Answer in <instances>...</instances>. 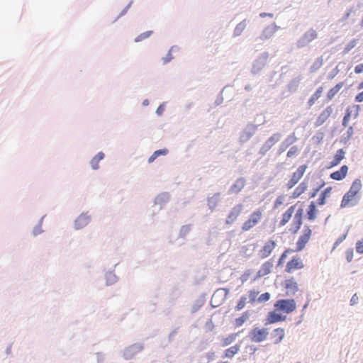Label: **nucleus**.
Here are the masks:
<instances>
[{
  "mask_svg": "<svg viewBox=\"0 0 363 363\" xmlns=\"http://www.w3.org/2000/svg\"><path fill=\"white\" fill-rule=\"evenodd\" d=\"M338 72H339V69H337V67H335L329 73V74L328 76V79H333L338 74Z\"/></svg>",
  "mask_w": 363,
  "mask_h": 363,
  "instance_id": "obj_56",
  "label": "nucleus"
},
{
  "mask_svg": "<svg viewBox=\"0 0 363 363\" xmlns=\"http://www.w3.org/2000/svg\"><path fill=\"white\" fill-rule=\"evenodd\" d=\"M272 267H273V261L272 259H269V260L265 262L264 264H262V267L257 272L255 279H258V278H261V277L269 274L272 271Z\"/></svg>",
  "mask_w": 363,
  "mask_h": 363,
  "instance_id": "obj_15",
  "label": "nucleus"
},
{
  "mask_svg": "<svg viewBox=\"0 0 363 363\" xmlns=\"http://www.w3.org/2000/svg\"><path fill=\"white\" fill-rule=\"evenodd\" d=\"M271 335L272 337H276L274 344H276V345L279 344V342H281V340L284 337V335H285L284 329L281 328H276L272 331Z\"/></svg>",
  "mask_w": 363,
  "mask_h": 363,
  "instance_id": "obj_20",
  "label": "nucleus"
},
{
  "mask_svg": "<svg viewBox=\"0 0 363 363\" xmlns=\"http://www.w3.org/2000/svg\"><path fill=\"white\" fill-rule=\"evenodd\" d=\"M281 134L279 133H274L269 137L265 143L262 145L259 150V155L264 156L267 152L281 138Z\"/></svg>",
  "mask_w": 363,
  "mask_h": 363,
  "instance_id": "obj_6",
  "label": "nucleus"
},
{
  "mask_svg": "<svg viewBox=\"0 0 363 363\" xmlns=\"http://www.w3.org/2000/svg\"><path fill=\"white\" fill-rule=\"evenodd\" d=\"M353 133H354L353 128L352 126H350L347 128V132L342 135L341 139H340V143L344 145H346L348 143V141L350 140Z\"/></svg>",
  "mask_w": 363,
  "mask_h": 363,
  "instance_id": "obj_30",
  "label": "nucleus"
},
{
  "mask_svg": "<svg viewBox=\"0 0 363 363\" xmlns=\"http://www.w3.org/2000/svg\"><path fill=\"white\" fill-rule=\"evenodd\" d=\"M242 210V205L238 204L235 206L232 211H230V214H228V220H230L231 221L235 220L237 217L240 215Z\"/></svg>",
  "mask_w": 363,
  "mask_h": 363,
  "instance_id": "obj_27",
  "label": "nucleus"
},
{
  "mask_svg": "<svg viewBox=\"0 0 363 363\" xmlns=\"http://www.w3.org/2000/svg\"><path fill=\"white\" fill-rule=\"evenodd\" d=\"M276 311L291 313L296 308V303L293 298L279 299L274 304Z\"/></svg>",
  "mask_w": 363,
  "mask_h": 363,
  "instance_id": "obj_3",
  "label": "nucleus"
},
{
  "mask_svg": "<svg viewBox=\"0 0 363 363\" xmlns=\"http://www.w3.org/2000/svg\"><path fill=\"white\" fill-rule=\"evenodd\" d=\"M227 294V291L225 290H223V291H221V290H217L212 296V298H211V304L213 305V307H216V306H218L220 305V303L218 301V298L220 297H222V296H225Z\"/></svg>",
  "mask_w": 363,
  "mask_h": 363,
  "instance_id": "obj_23",
  "label": "nucleus"
},
{
  "mask_svg": "<svg viewBox=\"0 0 363 363\" xmlns=\"http://www.w3.org/2000/svg\"><path fill=\"white\" fill-rule=\"evenodd\" d=\"M254 226H255L254 223H252L251 220L249 218L247 220H246L243 223L242 227V230H244V231H247V230H249L250 229H251Z\"/></svg>",
  "mask_w": 363,
  "mask_h": 363,
  "instance_id": "obj_46",
  "label": "nucleus"
},
{
  "mask_svg": "<svg viewBox=\"0 0 363 363\" xmlns=\"http://www.w3.org/2000/svg\"><path fill=\"white\" fill-rule=\"evenodd\" d=\"M318 212L316 208L315 203L311 201L307 210V217L309 220H314L316 218V214Z\"/></svg>",
  "mask_w": 363,
  "mask_h": 363,
  "instance_id": "obj_21",
  "label": "nucleus"
},
{
  "mask_svg": "<svg viewBox=\"0 0 363 363\" xmlns=\"http://www.w3.org/2000/svg\"><path fill=\"white\" fill-rule=\"evenodd\" d=\"M356 251L359 254H363V238L356 242Z\"/></svg>",
  "mask_w": 363,
  "mask_h": 363,
  "instance_id": "obj_55",
  "label": "nucleus"
},
{
  "mask_svg": "<svg viewBox=\"0 0 363 363\" xmlns=\"http://www.w3.org/2000/svg\"><path fill=\"white\" fill-rule=\"evenodd\" d=\"M354 72L356 74H360L363 72V64H359L354 67Z\"/></svg>",
  "mask_w": 363,
  "mask_h": 363,
  "instance_id": "obj_58",
  "label": "nucleus"
},
{
  "mask_svg": "<svg viewBox=\"0 0 363 363\" xmlns=\"http://www.w3.org/2000/svg\"><path fill=\"white\" fill-rule=\"evenodd\" d=\"M354 251L352 248H349L346 251V259L347 262H351L353 259Z\"/></svg>",
  "mask_w": 363,
  "mask_h": 363,
  "instance_id": "obj_54",
  "label": "nucleus"
},
{
  "mask_svg": "<svg viewBox=\"0 0 363 363\" xmlns=\"http://www.w3.org/2000/svg\"><path fill=\"white\" fill-rule=\"evenodd\" d=\"M343 84H344L343 82H339L334 87L330 89L327 94L328 99L329 100H331L335 96V94L340 91V89L342 87Z\"/></svg>",
  "mask_w": 363,
  "mask_h": 363,
  "instance_id": "obj_29",
  "label": "nucleus"
},
{
  "mask_svg": "<svg viewBox=\"0 0 363 363\" xmlns=\"http://www.w3.org/2000/svg\"><path fill=\"white\" fill-rule=\"evenodd\" d=\"M245 322V320L242 318V316L235 319V325L237 327H240L242 325V324Z\"/></svg>",
  "mask_w": 363,
  "mask_h": 363,
  "instance_id": "obj_60",
  "label": "nucleus"
},
{
  "mask_svg": "<svg viewBox=\"0 0 363 363\" xmlns=\"http://www.w3.org/2000/svg\"><path fill=\"white\" fill-rule=\"evenodd\" d=\"M303 210L302 208H299L294 217L293 222L291 223V228L289 229V231L291 233H296L298 230L301 228L302 225V217H303Z\"/></svg>",
  "mask_w": 363,
  "mask_h": 363,
  "instance_id": "obj_9",
  "label": "nucleus"
},
{
  "mask_svg": "<svg viewBox=\"0 0 363 363\" xmlns=\"http://www.w3.org/2000/svg\"><path fill=\"white\" fill-rule=\"evenodd\" d=\"M301 177H300L298 174H296L295 172L293 173L291 178L288 182L286 186L289 189L293 188L301 179Z\"/></svg>",
  "mask_w": 363,
  "mask_h": 363,
  "instance_id": "obj_36",
  "label": "nucleus"
},
{
  "mask_svg": "<svg viewBox=\"0 0 363 363\" xmlns=\"http://www.w3.org/2000/svg\"><path fill=\"white\" fill-rule=\"evenodd\" d=\"M356 44H357L356 40H351L350 43H348L346 45L345 48H344L343 52L344 53L349 52L353 48L355 47Z\"/></svg>",
  "mask_w": 363,
  "mask_h": 363,
  "instance_id": "obj_45",
  "label": "nucleus"
},
{
  "mask_svg": "<svg viewBox=\"0 0 363 363\" xmlns=\"http://www.w3.org/2000/svg\"><path fill=\"white\" fill-rule=\"evenodd\" d=\"M168 152L167 149H161L156 150L153 152V154L149 157L148 162H152L157 157L161 155H166Z\"/></svg>",
  "mask_w": 363,
  "mask_h": 363,
  "instance_id": "obj_34",
  "label": "nucleus"
},
{
  "mask_svg": "<svg viewBox=\"0 0 363 363\" xmlns=\"http://www.w3.org/2000/svg\"><path fill=\"white\" fill-rule=\"evenodd\" d=\"M333 108L329 106L326 107L325 109H324L322 113L319 115V116L317 118L315 122V126L318 127L321 125H323L326 120L330 117L331 113H333Z\"/></svg>",
  "mask_w": 363,
  "mask_h": 363,
  "instance_id": "obj_12",
  "label": "nucleus"
},
{
  "mask_svg": "<svg viewBox=\"0 0 363 363\" xmlns=\"http://www.w3.org/2000/svg\"><path fill=\"white\" fill-rule=\"evenodd\" d=\"M269 55L268 52H263L257 57L252 65L251 72L252 74H258L265 67Z\"/></svg>",
  "mask_w": 363,
  "mask_h": 363,
  "instance_id": "obj_4",
  "label": "nucleus"
},
{
  "mask_svg": "<svg viewBox=\"0 0 363 363\" xmlns=\"http://www.w3.org/2000/svg\"><path fill=\"white\" fill-rule=\"evenodd\" d=\"M143 350V346L140 345H133L130 347L126 351L125 354L127 357H130L131 355L135 354Z\"/></svg>",
  "mask_w": 363,
  "mask_h": 363,
  "instance_id": "obj_33",
  "label": "nucleus"
},
{
  "mask_svg": "<svg viewBox=\"0 0 363 363\" xmlns=\"http://www.w3.org/2000/svg\"><path fill=\"white\" fill-rule=\"evenodd\" d=\"M358 302H359L358 296L357 295V294H353V296H352V298L350 299V305L351 306L356 305L357 303H358Z\"/></svg>",
  "mask_w": 363,
  "mask_h": 363,
  "instance_id": "obj_57",
  "label": "nucleus"
},
{
  "mask_svg": "<svg viewBox=\"0 0 363 363\" xmlns=\"http://www.w3.org/2000/svg\"><path fill=\"white\" fill-rule=\"evenodd\" d=\"M323 92V87H319L316 89L315 92L311 96L308 100L309 106H312L316 100H318Z\"/></svg>",
  "mask_w": 363,
  "mask_h": 363,
  "instance_id": "obj_35",
  "label": "nucleus"
},
{
  "mask_svg": "<svg viewBox=\"0 0 363 363\" xmlns=\"http://www.w3.org/2000/svg\"><path fill=\"white\" fill-rule=\"evenodd\" d=\"M286 318V316L282 315L281 313H278L275 311H270L268 313L267 318V324H272L280 321H284Z\"/></svg>",
  "mask_w": 363,
  "mask_h": 363,
  "instance_id": "obj_14",
  "label": "nucleus"
},
{
  "mask_svg": "<svg viewBox=\"0 0 363 363\" xmlns=\"http://www.w3.org/2000/svg\"><path fill=\"white\" fill-rule=\"evenodd\" d=\"M284 201V197L280 196H278L274 203V207L277 208L278 206L281 205Z\"/></svg>",
  "mask_w": 363,
  "mask_h": 363,
  "instance_id": "obj_59",
  "label": "nucleus"
},
{
  "mask_svg": "<svg viewBox=\"0 0 363 363\" xmlns=\"http://www.w3.org/2000/svg\"><path fill=\"white\" fill-rule=\"evenodd\" d=\"M104 157L103 152H99L93 159L91 160V166L94 169H97L99 167V163Z\"/></svg>",
  "mask_w": 363,
  "mask_h": 363,
  "instance_id": "obj_28",
  "label": "nucleus"
},
{
  "mask_svg": "<svg viewBox=\"0 0 363 363\" xmlns=\"http://www.w3.org/2000/svg\"><path fill=\"white\" fill-rule=\"evenodd\" d=\"M351 115H352V111H350V108L348 107L347 109H346V113H345V116L343 117V119H342V125L344 127H347V123L349 122V120L351 117Z\"/></svg>",
  "mask_w": 363,
  "mask_h": 363,
  "instance_id": "obj_42",
  "label": "nucleus"
},
{
  "mask_svg": "<svg viewBox=\"0 0 363 363\" xmlns=\"http://www.w3.org/2000/svg\"><path fill=\"white\" fill-rule=\"evenodd\" d=\"M356 102H362L363 101V91L359 93L354 99Z\"/></svg>",
  "mask_w": 363,
  "mask_h": 363,
  "instance_id": "obj_63",
  "label": "nucleus"
},
{
  "mask_svg": "<svg viewBox=\"0 0 363 363\" xmlns=\"http://www.w3.org/2000/svg\"><path fill=\"white\" fill-rule=\"evenodd\" d=\"M89 217L85 214L80 215L75 220L74 225L77 229H79L86 225L89 222Z\"/></svg>",
  "mask_w": 363,
  "mask_h": 363,
  "instance_id": "obj_19",
  "label": "nucleus"
},
{
  "mask_svg": "<svg viewBox=\"0 0 363 363\" xmlns=\"http://www.w3.org/2000/svg\"><path fill=\"white\" fill-rule=\"evenodd\" d=\"M304 265L302 260L298 256H294L287 262L285 271L291 273L294 269H300L303 268Z\"/></svg>",
  "mask_w": 363,
  "mask_h": 363,
  "instance_id": "obj_10",
  "label": "nucleus"
},
{
  "mask_svg": "<svg viewBox=\"0 0 363 363\" xmlns=\"http://www.w3.org/2000/svg\"><path fill=\"white\" fill-rule=\"evenodd\" d=\"M297 138L294 133L289 135L279 145L278 155L282 154L291 145L296 141Z\"/></svg>",
  "mask_w": 363,
  "mask_h": 363,
  "instance_id": "obj_13",
  "label": "nucleus"
},
{
  "mask_svg": "<svg viewBox=\"0 0 363 363\" xmlns=\"http://www.w3.org/2000/svg\"><path fill=\"white\" fill-rule=\"evenodd\" d=\"M259 125L248 123L240 133L239 140L241 143L248 141L256 133Z\"/></svg>",
  "mask_w": 363,
  "mask_h": 363,
  "instance_id": "obj_8",
  "label": "nucleus"
},
{
  "mask_svg": "<svg viewBox=\"0 0 363 363\" xmlns=\"http://www.w3.org/2000/svg\"><path fill=\"white\" fill-rule=\"evenodd\" d=\"M308 188V184L306 182H301L294 191L292 195L291 196V199H296L300 196Z\"/></svg>",
  "mask_w": 363,
  "mask_h": 363,
  "instance_id": "obj_25",
  "label": "nucleus"
},
{
  "mask_svg": "<svg viewBox=\"0 0 363 363\" xmlns=\"http://www.w3.org/2000/svg\"><path fill=\"white\" fill-rule=\"evenodd\" d=\"M332 191V187L329 186L325 189L320 194L319 198L317 200V203L320 206H323L326 203V198L330 196V194Z\"/></svg>",
  "mask_w": 363,
  "mask_h": 363,
  "instance_id": "obj_24",
  "label": "nucleus"
},
{
  "mask_svg": "<svg viewBox=\"0 0 363 363\" xmlns=\"http://www.w3.org/2000/svg\"><path fill=\"white\" fill-rule=\"evenodd\" d=\"M246 302H247V297L244 296H242L240 298V300L235 307L236 310L240 311V310L242 309L245 307Z\"/></svg>",
  "mask_w": 363,
  "mask_h": 363,
  "instance_id": "obj_44",
  "label": "nucleus"
},
{
  "mask_svg": "<svg viewBox=\"0 0 363 363\" xmlns=\"http://www.w3.org/2000/svg\"><path fill=\"white\" fill-rule=\"evenodd\" d=\"M345 155V152L343 150V149H339L336 152V153L333 157V160L330 162V167H335V166H337V164H339L340 163V162L344 159Z\"/></svg>",
  "mask_w": 363,
  "mask_h": 363,
  "instance_id": "obj_22",
  "label": "nucleus"
},
{
  "mask_svg": "<svg viewBox=\"0 0 363 363\" xmlns=\"http://www.w3.org/2000/svg\"><path fill=\"white\" fill-rule=\"evenodd\" d=\"M346 237L347 233L340 236L333 244V250L335 249L341 242H342L345 240Z\"/></svg>",
  "mask_w": 363,
  "mask_h": 363,
  "instance_id": "obj_53",
  "label": "nucleus"
},
{
  "mask_svg": "<svg viewBox=\"0 0 363 363\" xmlns=\"http://www.w3.org/2000/svg\"><path fill=\"white\" fill-rule=\"evenodd\" d=\"M301 79H302V77L298 76V77L293 79L292 80H291L288 84V90L290 92H295L297 90Z\"/></svg>",
  "mask_w": 363,
  "mask_h": 363,
  "instance_id": "obj_26",
  "label": "nucleus"
},
{
  "mask_svg": "<svg viewBox=\"0 0 363 363\" xmlns=\"http://www.w3.org/2000/svg\"><path fill=\"white\" fill-rule=\"evenodd\" d=\"M259 292L255 291V290H251L249 292V298L250 303H254L256 301L257 296Z\"/></svg>",
  "mask_w": 363,
  "mask_h": 363,
  "instance_id": "obj_52",
  "label": "nucleus"
},
{
  "mask_svg": "<svg viewBox=\"0 0 363 363\" xmlns=\"http://www.w3.org/2000/svg\"><path fill=\"white\" fill-rule=\"evenodd\" d=\"M324 138V133L323 131L318 130L312 138V140L314 143L319 144L320 143Z\"/></svg>",
  "mask_w": 363,
  "mask_h": 363,
  "instance_id": "obj_38",
  "label": "nucleus"
},
{
  "mask_svg": "<svg viewBox=\"0 0 363 363\" xmlns=\"http://www.w3.org/2000/svg\"><path fill=\"white\" fill-rule=\"evenodd\" d=\"M247 23L246 20H243L241 22H240L235 27L234 31H233V36L237 37L241 35L242 31L246 28Z\"/></svg>",
  "mask_w": 363,
  "mask_h": 363,
  "instance_id": "obj_32",
  "label": "nucleus"
},
{
  "mask_svg": "<svg viewBox=\"0 0 363 363\" xmlns=\"http://www.w3.org/2000/svg\"><path fill=\"white\" fill-rule=\"evenodd\" d=\"M306 168L307 166L306 164L301 165L298 167L295 173L298 174L300 177H302L304 172H306Z\"/></svg>",
  "mask_w": 363,
  "mask_h": 363,
  "instance_id": "obj_51",
  "label": "nucleus"
},
{
  "mask_svg": "<svg viewBox=\"0 0 363 363\" xmlns=\"http://www.w3.org/2000/svg\"><path fill=\"white\" fill-rule=\"evenodd\" d=\"M152 33V31H151V30L144 32L135 38V42L138 43V42L143 41V40L148 38L151 35Z\"/></svg>",
  "mask_w": 363,
  "mask_h": 363,
  "instance_id": "obj_39",
  "label": "nucleus"
},
{
  "mask_svg": "<svg viewBox=\"0 0 363 363\" xmlns=\"http://www.w3.org/2000/svg\"><path fill=\"white\" fill-rule=\"evenodd\" d=\"M249 276H250V273L249 272H245L241 277H240V280H241V282L243 284L244 282H245L246 281H247L248 278H249Z\"/></svg>",
  "mask_w": 363,
  "mask_h": 363,
  "instance_id": "obj_62",
  "label": "nucleus"
},
{
  "mask_svg": "<svg viewBox=\"0 0 363 363\" xmlns=\"http://www.w3.org/2000/svg\"><path fill=\"white\" fill-rule=\"evenodd\" d=\"M291 252H294L293 250L291 249H286L280 256L279 260H278V266H280L283 264L284 259L287 257V254Z\"/></svg>",
  "mask_w": 363,
  "mask_h": 363,
  "instance_id": "obj_43",
  "label": "nucleus"
},
{
  "mask_svg": "<svg viewBox=\"0 0 363 363\" xmlns=\"http://www.w3.org/2000/svg\"><path fill=\"white\" fill-rule=\"evenodd\" d=\"M284 286L286 289V296H294L298 291V285L293 277L286 279Z\"/></svg>",
  "mask_w": 363,
  "mask_h": 363,
  "instance_id": "obj_11",
  "label": "nucleus"
},
{
  "mask_svg": "<svg viewBox=\"0 0 363 363\" xmlns=\"http://www.w3.org/2000/svg\"><path fill=\"white\" fill-rule=\"evenodd\" d=\"M240 346L238 345H235L228 348V358L232 357L233 355H235L238 352Z\"/></svg>",
  "mask_w": 363,
  "mask_h": 363,
  "instance_id": "obj_48",
  "label": "nucleus"
},
{
  "mask_svg": "<svg viewBox=\"0 0 363 363\" xmlns=\"http://www.w3.org/2000/svg\"><path fill=\"white\" fill-rule=\"evenodd\" d=\"M241 316L242 317V318H243L245 321H247V320L249 319L250 316V312L249 311H247L244 312V313L242 314V315H241Z\"/></svg>",
  "mask_w": 363,
  "mask_h": 363,
  "instance_id": "obj_64",
  "label": "nucleus"
},
{
  "mask_svg": "<svg viewBox=\"0 0 363 363\" xmlns=\"http://www.w3.org/2000/svg\"><path fill=\"white\" fill-rule=\"evenodd\" d=\"M362 188V182L359 179H355L349 189L342 197L340 208H345L347 206H354L357 205L360 201L361 196L359 195L360 190Z\"/></svg>",
  "mask_w": 363,
  "mask_h": 363,
  "instance_id": "obj_1",
  "label": "nucleus"
},
{
  "mask_svg": "<svg viewBox=\"0 0 363 363\" xmlns=\"http://www.w3.org/2000/svg\"><path fill=\"white\" fill-rule=\"evenodd\" d=\"M320 190V187L314 188L312 189L311 192L310 193V198H314L315 197L317 193Z\"/></svg>",
  "mask_w": 363,
  "mask_h": 363,
  "instance_id": "obj_61",
  "label": "nucleus"
},
{
  "mask_svg": "<svg viewBox=\"0 0 363 363\" xmlns=\"http://www.w3.org/2000/svg\"><path fill=\"white\" fill-rule=\"evenodd\" d=\"M291 218V216L285 212L283 214L282 219L281 220V221L279 223V225L284 226V225H286L289 221Z\"/></svg>",
  "mask_w": 363,
  "mask_h": 363,
  "instance_id": "obj_49",
  "label": "nucleus"
},
{
  "mask_svg": "<svg viewBox=\"0 0 363 363\" xmlns=\"http://www.w3.org/2000/svg\"><path fill=\"white\" fill-rule=\"evenodd\" d=\"M261 217H262L261 213L257 211L253 212L251 214L250 219L251 220L252 223H254V225H255L259 222V220L261 219Z\"/></svg>",
  "mask_w": 363,
  "mask_h": 363,
  "instance_id": "obj_41",
  "label": "nucleus"
},
{
  "mask_svg": "<svg viewBox=\"0 0 363 363\" xmlns=\"http://www.w3.org/2000/svg\"><path fill=\"white\" fill-rule=\"evenodd\" d=\"M298 152V147L296 145H294V146L291 147V148L289 150V151L287 152V157H292L294 155L297 154Z\"/></svg>",
  "mask_w": 363,
  "mask_h": 363,
  "instance_id": "obj_50",
  "label": "nucleus"
},
{
  "mask_svg": "<svg viewBox=\"0 0 363 363\" xmlns=\"http://www.w3.org/2000/svg\"><path fill=\"white\" fill-rule=\"evenodd\" d=\"M270 297L271 295L269 292H264L259 296L257 301L260 303L265 302L269 301L270 299Z\"/></svg>",
  "mask_w": 363,
  "mask_h": 363,
  "instance_id": "obj_47",
  "label": "nucleus"
},
{
  "mask_svg": "<svg viewBox=\"0 0 363 363\" xmlns=\"http://www.w3.org/2000/svg\"><path fill=\"white\" fill-rule=\"evenodd\" d=\"M245 185V179L243 177H240L236 179L235 183L230 186L228 192L238 194Z\"/></svg>",
  "mask_w": 363,
  "mask_h": 363,
  "instance_id": "obj_18",
  "label": "nucleus"
},
{
  "mask_svg": "<svg viewBox=\"0 0 363 363\" xmlns=\"http://www.w3.org/2000/svg\"><path fill=\"white\" fill-rule=\"evenodd\" d=\"M273 28H270V27L268 26H267L260 34L259 39L261 40H264L270 38L273 35Z\"/></svg>",
  "mask_w": 363,
  "mask_h": 363,
  "instance_id": "obj_31",
  "label": "nucleus"
},
{
  "mask_svg": "<svg viewBox=\"0 0 363 363\" xmlns=\"http://www.w3.org/2000/svg\"><path fill=\"white\" fill-rule=\"evenodd\" d=\"M268 335L269 330L267 328H255L249 333L248 337L252 342H261L267 339Z\"/></svg>",
  "mask_w": 363,
  "mask_h": 363,
  "instance_id": "obj_5",
  "label": "nucleus"
},
{
  "mask_svg": "<svg viewBox=\"0 0 363 363\" xmlns=\"http://www.w3.org/2000/svg\"><path fill=\"white\" fill-rule=\"evenodd\" d=\"M261 217H262L261 213L257 211L253 212L251 214L250 219L251 220L252 223H254V225H255L259 222V220L261 219Z\"/></svg>",
  "mask_w": 363,
  "mask_h": 363,
  "instance_id": "obj_40",
  "label": "nucleus"
},
{
  "mask_svg": "<svg viewBox=\"0 0 363 363\" xmlns=\"http://www.w3.org/2000/svg\"><path fill=\"white\" fill-rule=\"evenodd\" d=\"M318 32L313 28H309L296 40V45L298 49L308 45L312 41L318 38Z\"/></svg>",
  "mask_w": 363,
  "mask_h": 363,
  "instance_id": "obj_2",
  "label": "nucleus"
},
{
  "mask_svg": "<svg viewBox=\"0 0 363 363\" xmlns=\"http://www.w3.org/2000/svg\"><path fill=\"white\" fill-rule=\"evenodd\" d=\"M275 247L276 242L274 240H269L263 246L262 249L260 250L261 257L262 258L267 257L275 248Z\"/></svg>",
  "mask_w": 363,
  "mask_h": 363,
  "instance_id": "obj_17",
  "label": "nucleus"
},
{
  "mask_svg": "<svg viewBox=\"0 0 363 363\" xmlns=\"http://www.w3.org/2000/svg\"><path fill=\"white\" fill-rule=\"evenodd\" d=\"M323 60L322 57H318L313 64L311 65L310 70L311 72H315L318 69H319L323 65Z\"/></svg>",
  "mask_w": 363,
  "mask_h": 363,
  "instance_id": "obj_37",
  "label": "nucleus"
},
{
  "mask_svg": "<svg viewBox=\"0 0 363 363\" xmlns=\"http://www.w3.org/2000/svg\"><path fill=\"white\" fill-rule=\"evenodd\" d=\"M312 231L310 229V227L308 225H304L303 229V235H301L297 242H296V248L294 252H300L301 251L307 244V242L309 241L311 236Z\"/></svg>",
  "mask_w": 363,
  "mask_h": 363,
  "instance_id": "obj_7",
  "label": "nucleus"
},
{
  "mask_svg": "<svg viewBox=\"0 0 363 363\" xmlns=\"http://www.w3.org/2000/svg\"><path fill=\"white\" fill-rule=\"evenodd\" d=\"M348 167L345 164L342 165L340 169L330 174L331 179L337 181L342 180L347 175Z\"/></svg>",
  "mask_w": 363,
  "mask_h": 363,
  "instance_id": "obj_16",
  "label": "nucleus"
}]
</instances>
